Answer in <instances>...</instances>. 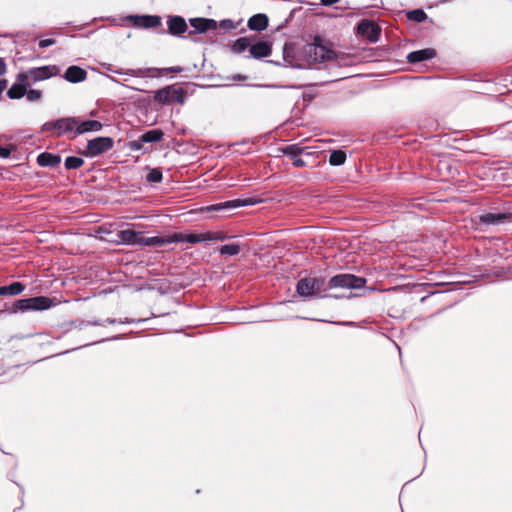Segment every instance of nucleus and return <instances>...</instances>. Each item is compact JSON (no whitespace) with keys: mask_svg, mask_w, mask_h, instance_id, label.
Returning <instances> with one entry per match:
<instances>
[{"mask_svg":"<svg viewBox=\"0 0 512 512\" xmlns=\"http://www.w3.org/2000/svg\"><path fill=\"white\" fill-rule=\"evenodd\" d=\"M297 293L303 298H324L327 295V285L324 279L305 277L298 281Z\"/></svg>","mask_w":512,"mask_h":512,"instance_id":"nucleus-1","label":"nucleus"},{"mask_svg":"<svg viewBox=\"0 0 512 512\" xmlns=\"http://www.w3.org/2000/svg\"><path fill=\"white\" fill-rule=\"evenodd\" d=\"M60 69L56 65H46L36 68H31L18 74V79L21 81H28L30 85L38 81L47 80L53 76L58 75Z\"/></svg>","mask_w":512,"mask_h":512,"instance_id":"nucleus-2","label":"nucleus"},{"mask_svg":"<svg viewBox=\"0 0 512 512\" xmlns=\"http://www.w3.org/2000/svg\"><path fill=\"white\" fill-rule=\"evenodd\" d=\"M55 305L54 299L46 296H37L32 298L17 300L14 307V312L26 311H43Z\"/></svg>","mask_w":512,"mask_h":512,"instance_id":"nucleus-3","label":"nucleus"},{"mask_svg":"<svg viewBox=\"0 0 512 512\" xmlns=\"http://www.w3.org/2000/svg\"><path fill=\"white\" fill-rule=\"evenodd\" d=\"M365 284L366 279L353 274H338L330 278L326 283L327 290L334 288L361 289Z\"/></svg>","mask_w":512,"mask_h":512,"instance_id":"nucleus-4","label":"nucleus"},{"mask_svg":"<svg viewBox=\"0 0 512 512\" xmlns=\"http://www.w3.org/2000/svg\"><path fill=\"white\" fill-rule=\"evenodd\" d=\"M186 99V93L182 88L175 85H169L159 89L154 94V100L160 104L168 105L174 102L183 104Z\"/></svg>","mask_w":512,"mask_h":512,"instance_id":"nucleus-5","label":"nucleus"},{"mask_svg":"<svg viewBox=\"0 0 512 512\" xmlns=\"http://www.w3.org/2000/svg\"><path fill=\"white\" fill-rule=\"evenodd\" d=\"M113 145L114 141L111 137H96L88 141L86 150L83 154L86 157H96L109 151Z\"/></svg>","mask_w":512,"mask_h":512,"instance_id":"nucleus-6","label":"nucleus"},{"mask_svg":"<svg viewBox=\"0 0 512 512\" xmlns=\"http://www.w3.org/2000/svg\"><path fill=\"white\" fill-rule=\"evenodd\" d=\"M308 53L315 62L322 63L336 59V52L322 44H312L308 47Z\"/></svg>","mask_w":512,"mask_h":512,"instance_id":"nucleus-7","label":"nucleus"},{"mask_svg":"<svg viewBox=\"0 0 512 512\" xmlns=\"http://www.w3.org/2000/svg\"><path fill=\"white\" fill-rule=\"evenodd\" d=\"M256 203H258V201L254 200L252 198L235 199V200L226 201L224 203L213 204V205L207 206L205 208H202V211H219V210H223V209H233V208H238V207H243V206H251Z\"/></svg>","mask_w":512,"mask_h":512,"instance_id":"nucleus-8","label":"nucleus"},{"mask_svg":"<svg viewBox=\"0 0 512 512\" xmlns=\"http://www.w3.org/2000/svg\"><path fill=\"white\" fill-rule=\"evenodd\" d=\"M107 70L112 73L119 74V75H128V76L140 77V78L154 77L155 72H158V70L155 68H138V69H128V70L113 69L111 67V65H108Z\"/></svg>","mask_w":512,"mask_h":512,"instance_id":"nucleus-9","label":"nucleus"},{"mask_svg":"<svg viewBox=\"0 0 512 512\" xmlns=\"http://www.w3.org/2000/svg\"><path fill=\"white\" fill-rule=\"evenodd\" d=\"M57 136L74 132L77 136V117H63L56 120Z\"/></svg>","mask_w":512,"mask_h":512,"instance_id":"nucleus-10","label":"nucleus"},{"mask_svg":"<svg viewBox=\"0 0 512 512\" xmlns=\"http://www.w3.org/2000/svg\"><path fill=\"white\" fill-rule=\"evenodd\" d=\"M272 47L266 41H259L253 45H250L249 54L247 58L261 59L271 54Z\"/></svg>","mask_w":512,"mask_h":512,"instance_id":"nucleus-11","label":"nucleus"},{"mask_svg":"<svg viewBox=\"0 0 512 512\" xmlns=\"http://www.w3.org/2000/svg\"><path fill=\"white\" fill-rule=\"evenodd\" d=\"M129 21L136 27L153 28L160 25V17L158 16H129Z\"/></svg>","mask_w":512,"mask_h":512,"instance_id":"nucleus-12","label":"nucleus"},{"mask_svg":"<svg viewBox=\"0 0 512 512\" xmlns=\"http://www.w3.org/2000/svg\"><path fill=\"white\" fill-rule=\"evenodd\" d=\"M167 24L169 33L172 35L179 36L187 30V24L180 16L169 17Z\"/></svg>","mask_w":512,"mask_h":512,"instance_id":"nucleus-13","label":"nucleus"},{"mask_svg":"<svg viewBox=\"0 0 512 512\" xmlns=\"http://www.w3.org/2000/svg\"><path fill=\"white\" fill-rule=\"evenodd\" d=\"M31 85L28 81H21L17 78V81L8 89L7 96L10 99H20L26 94V90Z\"/></svg>","mask_w":512,"mask_h":512,"instance_id":"nucleus-14","label":"nucleus"},{"mask_svg":"<svg viewBox=\"0 0 512 512\" xmlns=\"http://www.w3.org/2000/svg\"><path fill=\"white\" fill-rule=\"evenodd\" d=\"M102 129V123L97 120L81 121L77 118V135L87 132H98Z\"/></svg>","mask_w":512,"mask_h":512,"instance_id":"nucleus-15","label":"nucleus"},{"mask_svg":"<svg viewBox=\"0 0 512 512\" xmlns=\"http://www.w3.org/2000/svg\"><path fill=\"white\" fill-rule=\"evenodd\" d=\"M191 26L199 33H205L208 30L216 29L217 22L213 19L194 18L190 20Z\"/></svg>","mask_w":512,"mask_h":512,"instance_id":"nucleus-16","label":"nucleus"},{"mask_svg":"<svg viewBox=\"0 0 512 512\" xmlns=\"http://www.w3.org/2000/svg\"><path fill=\"white\" fill-rule=\"evenodd\" d=\"M435 55H436V52L434 49L426 48V49L417 50V51H413V52L409 53L407 56V60L410 63H416V62H421V61L432 59L435 57Z\"/></svg>","mask_w":512,"mask_h":512,"instance_id":"nucleus-17","label":"nucleus"},{"mask_svg":"<svg viewBox=\"0 0 512 512\" xmlns=\"http://www.w3.org/2000/svg\"><path fill=\"white\" fill-rule=\"evenodd\" d=\"M86 77L87 72L78 66L68 67L64 74V78L71 83L82 82L86 79Z\"/></svg>","mask_w":512,"mask_h":512,"instance_id":"nucleus-18","label":"nucleus"},{"mask_svg":"<svg viewBox=\"0 0 512 512\" xmlns=\"http://www.w3.org/2000/svg\"><path fill=\"white\" fill-rule=\"evenodd\" d=\"M119 239L122 243L128 245H141L142 234L134 230H122L118 234Z\"/></svg>","mask_w":512,"mask_h":512,"instance_id":"nucleus-19","label":"nucleus"},{"mask_svg":"<svg viewBox=\"0 0 512 512\" xmlns=\"http://www.w3.org/2000/svg\"><path fill=\"white\" fill-rule=\"evenodd\" d=\"M268 26V17L265 14L253 15L248 20V27L253 31H262Z\"/></svg>","mask_w":512,"mask_h":512,"instance_id":"nucleus-20","label":"nucleus"},{"mask_svg":"<svg viewBox=\"0 0 512 512\" xmlns=\"http://www.w3.org/2000/svg\"><path fill=\"white\" fill-rule=\"evenodd\" d=\"M61 162L59 155H54L48 152H43L38 155L37 163L42 167H55Z\"/></svg>","mask_w":512,"mask_h":512,"instance_id":"nucleus-21","label":"nucleus"},{"mask_svg":"<svg viewBox=\"0 0 512 512\" xmlns=\"http://www.w3.org/2000/svg\"><path fill=\"white\" fill-rule=\"evenodd\" d=\"M358 31L360 34L367 36L370 40H373V37L378 34L379 28L374 22L364 20L359 23Z\"/></svg>","mask_w":512,"mask_h":512,"instance_id":"nucleus-22","label":"nucleus"},{"mask_svg":"<svg viewBox=\"0 0 512 512\" xmlns=\"http://www.w3.org/2000/svg\"><path fill=\"white\" fill-rule=\"evenodd\" d=\"M25 286L21 282H13L10 285L0 286V296H15L22 293Z\"/></svg>","mask_w":512,"mask_h":512,"instance_id":"nucleus-23","label":"nucleus"},{"mask_svg":"<svg viewBox=\"0 0 512 512\" xmlns=\"http://www.w3.org/2000/svg\"><path fill=\"white\" fill-rule=\"evenodd\" d=\"M308 147H303L298 144H292L285 146L282 151L293 159L294 157L300 156L301 154H308Z\"/></svg>","mask_w":512,"mask_h":512,"instance_id":"nucleus-24","label":"nucleus"},{"mask_svg":"<svg viewBox=\"0 0 512 512\" xmlns=\"http://www.w3.org/2000/svg\"><path fill=\"white\" fill-rule=\"evenodd\" d=\"M506 216L501 213H486L480 216V221L485 224H498L501 223Z\"/></svg>","mask_w":512,"mask_h":512,"instance_id":"nucleus-25","label":"nucleus"},{"mask_svg":"<svg viewBox=\"0 0 512 512\" xmlns=\"http://www.w3.org/2000/svg\"><path fill=\"white\" fill-rule=\"evenodd\" d=\"M250 45H251L250 40L247 37H242V38L237 39L234 42V44L232 46V51L234 53L241 54V53L245 52L247 49L249 50Z\"/></svg>","mask_w":512,"mask_h":512,"instance_id":"nucleus-26","label":"nucleus"},{"mask_svg":"<svg viewBox=\"0 0 512 512\" xmlns=\"http://www.w3.org/2000/svg\"><path fill=\"white\" fill-rule=\"evenodd\" d=\"M163 132L161 130L155 129L150 130L144 133L141 136V141L145 143H152V142H158L162 139Z\"/></svg>","mask_w":512,"mask_h":512,"instance_id":"nucleus-27","label":"nucleus"},{"mask_svg":"<svg viewBox=\"0 0 512 512\" xmlns=\"http://www.w3.org/2000/svg\"><path fill=\"white\" fill-rule=\"evenodd\" d=\"M184 242L191 244L201 243L207 241V232L204 233H183Z\"/></svg>","mask_w":512,"mask_h":512,"instance_id":"nucleus-28","label":"nucleus"},{"mask_svg":"<svg viewBox=\"0 0 512 512\" xmlns=\"http://www.w3.org/2000/svg\"><path fill=\"white\" fill-rule=\"evenodd\" d=\"M346 160V153L342 150H334L330 153L329 163L333 166L344 164Z\"/></svg>","mask_w":512,"mask_h":512,"instance_id":"nucleus-29","label":"nucleus"},{"mask_svg":"<svg viewBox=\"0 0 512 512\" xmlns=\"http://www.w3.org/2000/svg\"><path fill=\"white\" fill-rule=\"evenodd\" d=\"M241 248L239 244H227L220 247L219 252L221 255L234 256L240 252Z\"/></svg>","mask_w":512,"mask_h":512,"instance_id":"nucleus-30","label":"nucleus"},{"mask_svg":"<svg viewBox=\"0 0 512 512\" xmlns=\"http://www.w3.org/2000/svg\"><path fill=\"white\" fill-rule=\"evenodd\" d=\"M84 164V160L80 157L69 156L65 159L66 169H78Z\"/></svg>","mask_w":512,"mask_h":512,"instance_id":"nucleus-31","label":"nucleus"},{"mask_svg":"<svg viewBox=\"0 0 512 512\" xmlns=\"http://www.w3.org/2000/svg\"><path fill=\"white\" fill-rule=\"evenodd\" d=\"M141 245L143 246H162L164 245L163 237L153 236V237H144L142 236Z\"/></svg>","mask_w":512,"mask_h":512,"instance_id":"nucleus-32","label":"nucleus"},{"mask_svg":"<svg viewBox=\"0 0 512 512\" xmlns=\"http://www.w3.org/2000/svg\"><path fill=\"white\" fill-rule=\"evenodd\" d=\"M407 17L409 20H413L416 22H422L426 19L427 15L423 10L416 9V10L409 11L407 13Z\"/></svg>","mask_w":512,"mask_h":512,"instance_id":"nucleus-33","label":"nucleus"},{"mask_svg":"<svg viewBox=\"0 0 512 512\" xmlns=\"http://www.w3.org/2000/svg\"><path fill=\"white\" fill-rule=\"evenodd\" d=\"M162 178V172L157 168L151 169L147 175V180L152 183H159L162 181Z\"/></svg>","mask_w":512,"mask_h":512,"instance_id":"nucleus-34","label":"nucleus"},{"mask_svg":"<svg viewBox=\"0 0 512 512\" xmlns=\"http://www.w3.org/2000/svg\"><path fill=\"white\" fill-rule=\"evenodd\" d=\"M25 95L29 102H38L42 98V92L35 89L26 90Z\"/></svg>","mask_w":512,"mask_h":512,"instance_id":"nucleus-35","label":"nucleus"},{"mask_svg":"<svg viewBox=\"0 0 512 512\" xmlns=\"http://www.w3.org/2000/svg\"><path fill=\"white\" fill-rule=\"evenodd\" d=\"M164 245L170 243L184 242L183 233H173L163 237Z\"/></svg>","mask_w":512,"mask_h":512,"instance_id":"nucleus-36","label":"nucleus"},{"mask_svg":"<svg viewBox=\"0 0 512 512\" xmlns=\"http://www.w3.org/2000/svg\"><path fill=\"white\" fill-rule=\"evenodd\" d=\"M227 238L228 236L223 232H207V241H223Z\"/></svg>","mask_w":512,"mask_h":512,"instance_id":"nucleus-37","label":"nucleus"},{"mask_svg":"<svg viewBox=\"0 0 512 512\" xmlns=\"http://www.w3.org/2000/svg\"><path fill=\"white\" fill-rule=\"evenodd\" d=\"M158 72H155V76H158L160 75L161 72H167V73H180L182 71V68L179 67V66H175V67H170V68H164V69H158Z\"/></svg>","mask_w":512,"mask_h":512,"instance_id":"nucleus-38","label":"nucleus"},{"mask_svg":"<svg viewBox=\"0 0 512 512\" xmlns=\"http://www.w3.org/2000/svg\"><path fill=\"white\" fill-rule=\"evenodd\" d=\"M43 132H49L55 130L57 132V125L55 121H48L43 124L42 129Z\"/></svg>","mask_w":512,"mask_h":512,"instance_id":"nucleus-39","label":"nucleus"},{"mask_svg":"<svg viewBox=\"0 0 512 512\" xmlns=\"http://www.w3.org/2000/svg\"><path fill=\"white\" fill-rule=\"evenodd\" d=\"M220 27L224 30H232L236 28V25L232 20L225 19L220 22Z\"/></svg>","mask_w":512,"mask_h":512,"instance_id":"nucleus-40","label":"nucleus"},{"mask_svg":"<svg viewBox=\"0 0 512 512\" xmlns=\"http://www.w3.org/2000/svg\"><path fill=\"white\" fill-rule=\"evenodd\" d=\"M292 160V164L295 167H304L306 165L305 161L300 158V156L294 157Z\"/></svg>","mask_w":512,"mask_h":512,"instance_id":"nucleus-41","label":"nucleus"},{"mask_svg":"<svg viewBox=\"0 0 512 512\" xmlns=\"http://www.w3.org/2000/svg\"><path fill=\"white\" fill-rule=\"evenodd\" d=\"M54 43L55 41L53 39H43L39 42V47L44 49L46 47L53 45Z\"/></svg>","mask_w":512,"mask_h":512,"instance_id":"nucleus-42","label":"nucleus"},{"mask_svg":"<svg viewBox=\"0 0 512 512\" xmlns=\"http://www.w3.org/2000/svg\"><path fill=\"white\" fill-rule=\"evenodd\" d=\"M11 150L7 147L0 146V157L8 158L10 156Z\"/></svg>","mask_w":512,"mask_h":512,"instance_id":"nucleus-43","label":"nucleus"},{"mask_svg":"<svg viewBox=\"0 0 512 512\" xmlns=\"http://www.w3.org/2000/svg\"><path fill=\"white\" fill-rule=\"evenodd\" d=\"M105 323L115 324V323H123V322L122 321H117L115 319H107L104 322H89V324H92V325H104Z\"/></svg>","mask_w":512,"mask_h":512,"instance_id":"nucleus-44","label":"nucleus"},{"mask_svg":"<svg viewBox=\"0 0 512 512\" xmlns=\"http://www.w3.org/2000/svg\"><path fill=\"white\" fill-rule=\"evenodd\" d=\"M7 71V65L4 58L0 57V77L3 76Z\"/></svg>","mask_w":512,"mask_h":512,"instance_id":"nucleus-45","label":"nucleus"},{"mask_svg":"<svg viewBox=\"0 0 512 512\" xmlns=\"http://www.w3.org/2000/svg\"><path fill=\"white\" fill-rule=\"evenodd\" d=\"M141 142H142V141H141V139H140L139 141H133V142L131 143V148H132L133 150H140V149H141V147H142Z\"/></svg>","mask_w":512,"mask_h":512,"instance_id":"nucleus-46","label":"nucleus"},{"mask_svg":"<svg viewBox=\"0 0 512 512\" xmlns=\"http://www.w3.org/2000/svg\"><path fill=\"white\" fill-rule=\"evenodd\" d=\"M339 0H321V3L325 6H330L337 3Z\"/></svg>","mask_w":512,"mask_h":512,"instance_id":"nucleus-47","label":"nucleus"}]
</instances>
